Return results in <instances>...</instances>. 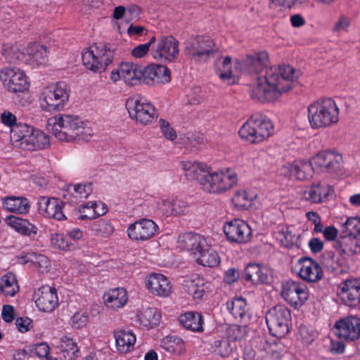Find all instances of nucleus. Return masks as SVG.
<instances>
[{
    "label": "nucleus",
    "instance_id": "0eeeda50",
    "mask_svg": "<svg viewBox=\"0 0 360 360\" xmlns=\"http://www.w3.org/2000/svg\"><path fill=\"white\" fill-rule=\"evenodd\" d=\"M114 50L108 45L94 44L82 53V62L86 69L96 72H104L112 63Z\"/></svg>",
    "mask_w": 360,
    "mask_h": 360
},
{
    "label": "nucleus",
    "instance_id": "72a5a7b5",
    "mask_svg": "<svg viewBox=\"0 0 360 360\" xmlns=\"http://www.w3.org/2000/svg\"><path fill=\"white\" fill-rule=\"evenodd\" d=\"M106 306L112 309L124 307L127 302V292L122 288L110 290L103 296Z\"/></svg>",
    "mask_w": 360,
    "mask_h": 360
},
{
    "label": "nucleus",
    "instance_id": "338daca9",
    "mask_svg": "<svg viewBox=\"0 0 360 360\" xmlns=\"http://www.w3.org/2000/svg\"><path fill=\"white\" fill-rule=\"evenodd\" d=\"M149 49L148 44H140L134 48L131 53L135 58H142L148 52Z\"/></svg>",
    "mask_w": 360,
    "mask_h": 360
},
{
    "label": "nucleus",
    "instance_id": "8fccbe9b",
    "mask_svg": "<svg viewBox=\"0 0 360 360\" xmlns=\"http://www.w3.org/2000/svg\"><path fill=\"white\" fill-rule=\"evenodd\" d=\"M140 323L146 328H152L160 323V315L153 308H147L139 316Z\"/></svg>",
    "mask_w": 360,
    "mask_h": 360
},
{
    "label": "nucleus",
    "instance_id": "7ed1b4c3",
    "mask_svg": "<svg viewBox=\"0 0 360 360\" xmlns=\"http://www.w3.org/2000/svg\"><path fill=\"white\" fill-rule=\"evenodd\" d=\"M339 109L330 98L319 99L308 107V119L314 129L330 127L339 121Z\"/></svg>",
    "mask_w": 360,
    "mask_h": 360
},
{
    "label": "nucleus",
    "instance_id": "a18cd8bd",
    "mask_svg": "<svg viewBox=\"0 0 360 360\" xmlns=\"http://www.w3.org/2000/svg\"><path fill=\"white\" fill-rule=\"evenodd\" d=\"M65 359L73 360L78 356L79 347L75 341L68 336H63L60 340L59 345Z\"/></svg>",
    "mask_w": 360,
    "mask_h": 360
},
{
    "label": "nucleus",
    "instance_id": "c03bdc74",
    "mask_svg": "<svg viewBox=\"0 0 360 360\" xmlns=\"http://www.w3.org/2000/svg\"><path fill=\"white\" fill-rule=\"evenodd\" d=\"M0 290L6 296H14L19 290L15 276L8 273L0 278Z\"/></svg>",
    "mask_w": 360,
    "mask_h": 360
},
{
    "label": "nucleus",
    "instance_id": "dca6fc26",
    "mask_svg": "<svg viewBox=\"0 0 360 360\" xmlns=\"http://www.w3.org/2000/svg\"><path fill=\"white\" fill-rule=\"evenodd\" d=\"M179 41L172 36H162L153 46L151 53L154 58L172 61L179 56Z\"/></svg>",
    "mask_w": 360,
    "mask_h": 360
},
{
    "label": "nucleus",
    "instance_id": "f3484780",
    "mask_svg": "<svg viewBox=\"0 0 360 360\" xmlns=\"http://www.w3.org/2000/svg\"><path fill=\"white\" fill-rule=\"evenodd\" d=\"M158 229V225L153 220L141 219L129 224L127 235L133 240L146 241L155 236Z\"/></svg>",
    "mask_w": 360,
    "mask_h": 360
},
{
    "label": "nucleus",
    "instance_id": "39448f33",
    "mask_svg": "<svg viewBox=\"0 0 360 360\" xmlns=\"http://www.w3.org/2000/svg\"><path fill=\"white\" fill-rule=\"evenodd\" d=\"M274 133L271 121L259 112L253 114L239 129L241 139L251 143H257L271 136Z\"/></svg>",
    "mask_w": 360,
    "mask_h": 360
},
{
    "label": "nucleus",
    "instance_id": "774afa93",
    "mask_svg": "<svg viewBox=\"0 0 360 360\" xmlns=\"http://www.w3.org/2000/svg\"><path fill=\"white\" fill-rule=\"evenodd\" d=\"M310 250L314 253L320 252L323 248V242L318 238H313L309 242Z\"/></svg>",
    "mask_w": 360,
    "mask_h": 360
},
{
    "label": "nucleus",
    "instance_id": "bb28decb",
    "mask_svg": "<svg viewBox=\"0 0 360 360\" xmlns=\"http://www.w3.org/2000/svg\"><path fill=\"white\" fill-rule=\"evenodd\" d=\"M269 56L266 51L248 55L243 61V68L250 73L259 74L266 67Z\"/></svg>",
    "mask_w": 360,
    "mask_h": 360
},
{
    "label": "nucleus",
    "instance_id": "f257e3e1",
    "mask_svg": "<svg viewBox=\"0 0 360 360\" xmlns=\"http://www.w3.org/2000/svg\"><path fill=\"white\" fill-rule=\"evenodd\" d=\"M296 77L295 69L290 65L271 67L265 70L264 76L257 77L250 85V96L259 102L274 101L292 88Z\"/></svg>",
    "mask_w": 360,
    "mask_h": 360
},
{
    "label": "nucleus",
    "instance_id": "0e129e2a",
    "mask_svg": "<svg viewBox=\"0 0 360 360\" xmlns=\"http://www.w3.org/2000/svg\"><path fill=\"white\" fill-rule=\"evenodd\" d=\"M1 316L4 321L11 323L14 319V308L11 305H4L1 311Z\"/></svg>",
    "mask_w": 360,
    "mask_h": 360
},
{
    "label": "nucleus",
    "instance_id": "4468645a",
    "mask_svg": "<svg viewBox=\"0 0 360 360\" xmlns=\"http://www.w3.org/2000/svg\"><path fill=\"white\" fill-rule=\"evenodd\" d=\"M335 333L340 340L353 342L360 338V318L348 316L337 321Z\"/></svg>",
    "mask_w": 360,
    "mask_h": 360
},
{
    "label": "nucleus",
    "instance_id": "2eb2a0df",
    "mask_svg": "<svg viewBox=\"0 0 360 360\" xmlns=\"http://www.w3.org/2000/svg\"><path fill=\"white\" fill-rule=\"evenodd\" d=\"M223 230L227 240L231 243H246L252 237V229L249 225L239 219L226 222Z\"/></svg>",
    "mask_w": 360,
    "mask_h": 360
},
{
    "label": "nucleus",
    "instance_id": "c85d7f7f",
    "mask_svg": "<svg viewBox=\"0 0 360 360\" xmlns=\"http://www.w3.org/2000/svg\"><path fill=\"white\" fill-rule=\"evenodd\" d=\"M184 169L187 179L196 180L203 187L207 175H208V167L201 162L187 161L184 163Z\"/></svg>",
    "mask_w": 360,
    "mask_h": 360
},
{
    "label": "nucleus",
    "instance_id": "e2e57ef3",
    "mask_svg": "<svg viewBox=\"0 0 360 360\" xmlns=\"http://www.w3.org/2000/svg\"><path fill=\"white\" fill-rule=\"evenodd\" d=\"M127 21L129 22L139 18L141 14V9L136 5L129 6L126 8Z\"/></svg>",
    "mask_w": 360,
    "mask_h": 360
},
{
    "label": "nucleus",
    "instance_id": "9d476101",
    "mask_svg": "<svg viewBox=\"0 0 360 360\" xmlns=\"http://www.w3.org/2000/svg\"><path fill=\"white\" fill-rule=\"evenodd\" d=\"M126 107L130 117L141 124H148L158 117L154 106L139 96L129 98Z\"/></svg>",
    "mask_w": 360,
    "mask_h": 360
},
{
    "label": "nucleus",
    "instance_id": "9b49d317",
    "mask_svg": "<svg viewBox=\"0 0 360 360\" xmlns=\"http://www.w3.org/2000/svg\"><path fill=\"white\" fill-rule=\"evenodd\" d=\"M236 182V174L230 169L214 172L210 171L202 189L212 193H221L231 188Z\"/></svg>",
    "mask_w": 360,
    "mask_h": 360
},
{
    "label": "nucleus",
    "instance_id": "f03ea898",
    "mask_svg": "<svg viewBox=\"0 0 360 360\" xmlns=\"http://www.w3.org/2000/svg\"><path fill=\"white\" fill-rule=\"evenodd\" d=\"M178 244L182 250L191 252L197 263L203 266L214 267L219 264L218 252L211 248L207 238L200 234L185 233L180 235Z\"/></svg>",
    "mask_w": 360,
    "mask_h": 360
},
{
    "label": "nucleus",
    "instance_id": "473e14b6",
    "mask_svg": "<svg viewBox=\"0 0 360 360\" xmlns=\"http://www.w3.org/2000/svg\"><path fill=\"white\" fill-rule=\"evenodd\" d=\"M184 288L195 300L201 299L207 289L204 278L198 275L185 281Z\"/></svg>",
    "mask_w": 360,
    "mask_h": 360
},
{
    "label": "nucleus",
    "instance_id": "a19ab883",
    "mask_svg": "<svg viewBox=\"0 0 360 360\" xmlns=\"http://www.w3.org/2000/svg\"><path fill=\"white\" fill-rule=\"evenodd\" d=\"M93 191L92 184H78L74 185H69L68 186V193L70 195L72 199V202H77L86 199Z\"/></svg>",
    "mask_w": 360,
    "mask_h": 360
},
{
    "label": "nucleus",
    "instance_id": "37998d69",
    "mask_svg": "<svg viewBox=\"0 0 360 360\" xmlns=\"http://www.w3.org/2000/svg\"><path fill=\"white\" fill-rule=\"evenodd\" d=\"M8 224L13 227L18 232L26 235L32 236L37 234V229L27 219L18 217L11 216L8 218Z\"/></svg>",
    "mask_w": 360,
    "mask_h": 360
},
{
    "label": "nucleus",
    "instance_id": "412c9836",
    "mask_svg": "<svg viewBox=\"0 0 360 360\" xmlns=\"http://www.w3.org/2000/svg\"><path fill=\"white\" fill-rule=\"evenodd\" d=\"M36 305L40 311L51 312L58 305L57 290L53 287L44 285L34 293Z\"/></svg>",
    "mask_w": 360,
    "mask_h": 360
},
{
    "label": "nucleus",
    "instance_id": "5fc2aeb1",
    "mask_svg": "<svg viewBox=\"0 0 360 360\" xmlns=\"http://www.w3.org/2000/svg\"><path fill=\"white\" fill-rule=\"evenodd\" d=\"M312 165L311 162H300L292 165L290 167V172L292 176H295L299 180H304L307 179L309 175V172L310 171Z\"/></svg>",
    "mask_w": 360,
    "mask_h": 360
},
{
    "label": "nucleus",
    "instance_id": "7c9ffc66",
    "mask_svg": "<svg viewBox=\"0 0 360 360\" xmlns=\"http://www.w3.org/2000/svg\"><path fill=\"white\" fill-rule=\"evenodd\" d=\"M244 278L245 281L254 284L269 283L267 269L257 264H250L245 269Z\"/></svg>",
    "mask_w": 360,
    "mask_h": 360
},
{
    "label": "nucleus",
    "instance_id": "4be33fe9",
    "mask_svg": "<svg viewBox=\"0 0 360 360\" xmlns=\"http://www.w3.org/2000/svg\"><path fill=\"white\" fill-rule=\"evenodd\" d=\"M142 82L148 86L165 84L170 81V70L165 65H149L143 66Z\"/></svg>",
    "mask_w": 360,
    "mask_h": 360
},
{
    "label": "nucleus",
    "instance_id": "6ab92c4d",
    "mask_svg": "<svg viewBox=\"0 0 360 360\" xmlns=\"http://www.w3.org/2000/svg\"><path fill=\"white\" fill-rule=\"evenodd\" d=\"M339 288V296L342 303L351 308H355L360 304V280L347 279L342 282Z\"/></svg>",
    "mask_w": 360,
    "mask_h": 360
},
{
    "label": "nucleus",
    "instance_id": "a878e982",
    "mask_svg": "<svg viewBox=\"0 0 360 360\" xmlns=\"http://www.w3.org/2000/svg\"><path fill=\"white\" fill-rule=\"evenodd\" d=\"M25 50V63L32 65H44L48 61L47 48L39 44H30Z\"/></svg>",
    "mask_w": 360,
    "mask_h": 360
},
{
    "label": "nucleus",
    "instance_id": "e433bc0d",
    "mask_svg": "<svg viewBox=\"0 0 360 360\" xmlns=\"http://www.w3.org/2000/svg\"><path fill=\"white\" fill-rule=\"evenodd\" d=\"M28 143L22 146L23 150H34L37 149H43L49 145V136L42 131L33 128Z\"/></svg>",
    "mask_w": 360,
    "mask_h": 360
},
{
    "label": "nucleus",
    "instance_id": "c756f323",
    "mask_svg": "<svg viewBox=\"0 0 360 360\" xmlns=\"http://www.w3.org/2000/svg\"><path fill=\"white\" fill-rule=\"evenodd\" d=\"M33 127L27 124L18 123L11 129V140L15 147L22 149V146L28 143Z\"/></svg>",
    "mask_w": 360,
    "mask_h": 360
},
{
    "label": "nucleus",
    "instance_id": "5701e85b",
    "mask_svg": "<svg viewBox=\"0 0 360 360\" xmlns=\"http://www.w3.org/2000/svg\"><path fill=\"white\" fill-rule=\"evenodd\" d=\"M299 276L309 283L316 282L322 278L323 271L321 266L309 257H302L299 259Z\"/></svg>",
    "mask_w": 360,
    "mask_h": 360
},
{
    "label": "nucleus",
    "instance_id": "69168bd1",
    "mask_svg": "<svg viewBox=\"0 0 360 360\" xmlns=\"http://www.w3.org/2000/svg\"><path fill=\"white\" fill-rule=\"evenodd\" d=\"M32 323V321L26 317V318H18L15 321V325L19 331L22 333L27 332L29 330V326Z\"/></svg>",
    "mask_w": 360,
    "mask_h": 360
},
{
    "label": "nucleus",
    "instance_id": "79ce46f5",
    "mask_svg": "<svg viewBox=\"0 0 360 360\" xmlns=\"http://www.w3.org/2000/svg\"><path fill=\"white\" fill-rule=\"evenodd\" d=\"M20 259V262L22 264H32L36 268H38L39 271L42 273L48 271L51 266L50 261L47 257L35 252L27 253L25 256L21 257Z\"/></svg>",
    "mask_w": 360,
    "mask_h": 360
},
{
    "label": "nucleus",
    "instance_id": "603ef678",
    "mask_svg": "<svg viewBox=\"0 0 360 360\" xmlns=\"http://www.w3.org/2000/svg\"><path fill=\"white\" fill-rule=\"evenodd\" d=\"M90 229L97 236L108 237L113 231L112 226L105 219H99L94 221L90 225Z\"/></svg>",
    "mask_w": 360,
    "mask_h": 360
},
{
    "label": "nucleus",
    "instance_id": "b1692460",
    "mask_svg": "<svg viewBox=\"0 0 360 360\" xmlns=\"http://www.w3.org/2000/svg\"><path fill=\"white\" fill-rule=\"evenodd\" d=\"M146 288L153 294L167 297L172 292V285L167 277L160 274H153L146 281Z\"/></svg>",
    "mask_w": 360,
    "mask_h": 360
},
{
    "label": "nucleus",
    "instance_id": "bf43d9fd",
    "mask_svg": "<svg viewBox=\"0 0 360 360\" xmlns=\"http://www.w3.org/2000/svg\"><path fill=\"white\" fill-rule=\"evenodd\" d=\"M200 86H195L192 92L188 96V103L190 105H198L203 101V96Z\"/></svg>",
    "mask_w": 360,
    "mask_h": 360
},
{
    "label": "nucleus",
    "instance_id": "09e8293b",
    "mask_svg": "<svg viewBox=\"0 0 360 360\" xmlns=\"http://www.w3.org/2000/svg\"><path fill=\"white\" fill-rule=\"evenodd\" d=\"M343 237L356 238L360 236V217H350L342 224Z\"/></svg>",
    "mask_w": 360,
    "mask_h": 360
},
{
    "label": "nucleus",
    "instance_id": "de8ad7c7",
    "mask_svg": "<svg viewBox=\"0 0 360 360\" xmlns=\"http://www.w3.org/2000/svg\"><path fill=\"white\" fill-rule=\"evenodd\" d=\"M215 70L217 75L224 81L232 78L231 58L226 56L217 59L215 63Z\"/></svg>",
    "mask_w": 360,
    "mask_h": 360
},
{
    "label": "nucleus",
    "instance_id": "423d86ee",
    "mask_svg": "<svg viewBox=\"0 0 360 360\" xmlns=\"http://www.w3.org/2000/svg\"><path fill=\"white\" fill-rule=\"evenodd\" d=\"M70 89L64 82H59L45 87L40 96V106L47 112L64 109L69 101Z\"/></svg>",
    "mask_w": 360,
    "mask_h": 360
},
{
    "label": "nucleus",
    "instance_id": "6e6552de",
    "mask_svg": "<svg viewBox=\"0 0 360 360\" xmlns=\"http://www.w3.org/2000/svg\"><path fill=\"white\" fill-rule=\"evenodd\" d=\"M216 51L215 43L207 36L191 37L185 42L186 55L198 63H205L212 58Z\"/></svg>",
    "mask_w": 360,
    "mask_h": 360
},
{
    "label": "nucleus",
    "instance_id": "cd10ccee",
    "mask_svg": "<svg viewBox=\"0 0 360 360\" xmlns=\"http://www.w3.org/2000/svg\"><path fill=\"white\" fill-rule=\"evenodd\" d=\"M332 188L325 183H314L304 193V198L311 203H322L330 192Z\"/></svg>",
    "mask_w": 360,
    "mask_h": 360
},
{
    "label": "nucleus",
    "instance_id": "f704fd0d",
    "mask_svg": "<svg viewBox=\"0 0 360 360\" xmlns=\"http://www.w3.org/2000/svg\"><path fill=\"white\" fill-rule=\"evenodd\" d=\"M179 321L183 327L194 331H203V317L201 314L193 311H188L181 314L179 317Z\"/></svg>",
    "mask_w": 360,
    "mask_h": 360
},
{
    "label": "nucleus",
    "instance_id": "13d9d810",
    "mask_svg": "<svg viewBox=\"0 0 360 360\" xmlns=\"http://www.w3.org/2000/svg\"><path fill=\"white\" fill-rule=\"evenodd\" d=\"M185 136L188 143L194 147L205 143V136L199 132H188Z\"/></svg>",
    "mask_w": 360,
    "mask_h": 360
},
{
    "label": "nucleus",
    "instance_id": "a211bd4d",
    "mask_svg": "<svg viewBox=\"0 0 360 360\" xmlns=\"http://www.w3.org/2000/svg\"><path fill=\"white\" fill-rule=\"evenodd\" d=\"M311 164L326 172H334L340 169L342 157L332 150H323L313 157Z\"/></svg>",
    "mask_w": 360,
    "mask_h": 360
},
{
    "label": "nucleus",
    "instance_id": "49530a36",
    "mask_svg": "<svg viewBox=\"0 0 360 360\" xmlns=\"http://www.w3.org/2000/svg\"><path fill=\"white\" fill-rule=\"evenodd\" d=\"M210 344L214 352L222 357L230 356L233 352V347L226 338H214Z\"/></svg>",
    "mask_w": 360,
    "mask_h": 360
},
{
    "label": "nucleus",
    "instance_id": "f8f14e48",
    "mask_svg": "<svg viewBox=\"0 0 360 360\" xmlns=\"http://www.w3.org/2000/svg\"><path fill=\"white\" fill-rule=\"evenodd\" d=\"M0 79L9 92L18 94L28 91L30 84L25 72L17 68H4L0 71Z\"/></svg>",
    "mask_w": 360,
    "mask_h": 360
},
{
    "label": "nucleus",
    "instance_id": "052dcab7",
    "mask_svg": "<svg viewBox=\"0 0 360 360\" xmlns=\"http://www.w3.org/2000/svg\"><path fill=\"white\" fill-rule=\"evenodd\" d=\"M173 215L185 214L188 212V204L179 199L172 200Z\"/></svg>",
    "mask_w": 360,
    "mask_h": 360
},
{
    "label": "nucleus",
    "instance_id": "c9c22d12",
    "mask_svg": "<svg viewBox=\"0 0 360 360\" xmlns=\"http://www.w3.org/2000/svg\"><path fill=\"white\" fill-rule=\"evenodd\" d=\"M20 44H6L3 46L2 54L5 59L11 63L21 62L25 63V49Z\"/></svg>",
    "mask_w": 360,
    "mask_h": 360
},
{
    "label": "nucleus",
    "instance_id": "864d4df0",
    "mask_svg": "<svg viewBox=\"0 0 360 360\" xmlns=\"http://www.w3.org/2000/svg\"><path fill=\"white\" fill-rule=\"evenodd\" d=\"M51 243L52 246L65 251L74 248V244L69 239L68 236L64 233L53 234L51 237Z\"/></svg>",
    "mask_w": 360,
    "mask_h": 360
},
{
    "label": "nucleus",
    "instance_id": "6e6d98bb",
    "mask_svg": "<svg viewBox=\"0 0 360 360\" xmlns=\"http://www.w3.org/2000/svg\"><path fill=\"white\" fill-rule=\"evenodd\" d=\"M89 321V314L86 312H76L70 318L69 323L75 329H80L86 326Z\"/></svg>",
    "mask_w": 360,
    "mask_h": 360
},
{
    "label": "nucleus",
    "instance_id": "aec40b11",
    "mask_svg": "<svg viewBox=\"0 0 360 360\" xmlns=\"http://www.w3.org/2000/svg\"><path fill=\"white\" fill-rule=\"evenodd\" d=\"M37 205L39 212L44 217L58 221L66 219L63 211L65 203L59 198L41 196Z\"/></svg>",
    "mask_w": 360,
    "mask_h": 360
},
{
    "label": "nucleus",
    "instance_id": "680f3d73",
    "mask_svg": "<svg viewBox=\"0 0 360 360\" xmlns=\"http://www.w3.org/2000/svg\"><path fill=\"white\" fill-rule=\"evenodd\" d=\"M1 120L3 124L11 128L16 124V117L9 111H4L1 115Z\"/></svg>",
    "mask_w": 360,
    "mask_h": 360
},
{
    "label": "nucleus",
    "instance_id": "2f4dec72",
    "mask_svg": "<svg viewBox=\"0 0 360 360\" xmlns=\"http://www.w3.org/2000/svg\"><path fill=\"white\" fill-rule=\"evenodd\" d=\"M227 309L236 319L247 323L250 321L246 300L242 297H236L226 303Z\"/></svg>",
    "mask_w": 360,
    "mask_h": 360
},
{
    "label": "nucleus",
    "instance_id": "4c0bfd02",
    "mask_svg": "<svg viewBox=\"0 0 360 360\" xmlns=\"http://www.w3.org/2000/svg\"><path fill=\"white\" fill-rule=\"evenodd\" d=\"M107 211V207H105L103 202H90L80 207L79 212L81 215L79 219L81 220L92 219L105 214Z\"/></svg>",
    "mask_w": 360,
    "mask_h": 360
},
{
    "label": "nucleus",
    "instance_id": "4d7b16f0",
    "mask_svg": "<svg viewBox=\"0 0 360 360\" xmlns=\"http://www.w3.org/2000/svg\"><path fill=\"white\" fill-rule=\"evenodd\" d=\"M159 122L163 136L169 141L175 140L177 137L176 132L175 129L170 126L169 123L163 119H160Z\"/></svg>",
    "mask_w": 360,
    "mask_h": 360
},
{
    "label": "nucleus",
    "instance_id": "1a4fd4ad",
    "mask_svg": "<svg viewBox=\"0 0 360 360\" xmlns=\"http://www.w3.org/2000/svg\"><path fill=\"white\" fill-rule=\"evenodd\" d=\"M266 322L272 335L278 338H283L290 332V311L284 306H276L266 313Z\"/></svg>",
    "mask_w": 360,
    "mask_h": 360
},
{
    "label": "nucleus",
    "instance_id": "ea45409f",
    "mask_svg": "<svg viewBox=\"0 0 360 360\" xmlns=\"http://www.w3.org/2000/svg\"><path fill=\"white\" fill-rule=\"evenodd\" d=\"M115 338L117 349L122 353H127L134 347L136 342L135 335L125 330H120L115 333Z\"/></svg>",
    "mask_w": 360,
    "mask_h": 360
},
{
    "label": "nucleus",
    "instance_id": "3c124183",
    "mask_svg": "<svg viewBox=\"0 0 360 360\" xmlns=\"http://www.w3.org/2000/svg\"><path fill=\"white\" fill-rule=\"evenodd\" d=\"M255 198V195L250 196L245 191H239L236 192L232 201L234 206L238 210H246L252 205Z\"/></svg>",
    "mask_w": 360,
    "mask_h": 360
},
{
    "label": "nucleus",
    "instance_id": "20e7f679",
    "mask_svg": "<svg viewBox=\"0 0 360 360\" xmlns=\"http://www.w3.org/2000/svg\"><path fill=\"white\" fill-rule=\"evenodd\" d=\"M53 135L60 141H72L80 139L86 123L77 115L60 114L48 120Z\"/></svg>",
    "mask_w": 360,
    "mask_h": 360
},
{
    "label": "nucleus",
    "instance_id": "58836bf2",
    "mask_svg": "<svg viewBox=\"0 0 360 360\" xmlns=\"http://www.w3.org/2000/svg\"><path fill=\"white\" fill-rule=\"evenodd\" d=\"M4 207L11 212L24 214L29 211L30 204L23 197L8 196L3 200Z\"/></svg>",
    "mask_w": 360,
    "mask_h": 360
},
{
    "label": "nucleus",
    "instance_id": "393cba45",
    "mask_svg": "<svg viewBox=\"0 0 360 360\" xmlns=\"http://www.w3.org/2000/svg\"><path fill=\"white\" fill-rule=\"evenodd\" d=\"M120 71L122 79L129 86H135L142 83L143 66L131 62L120 63Z\"/></svg>",
    "mask_w": 360,
    "mask_h": 360
},
{
    "label": "nucleus",
    "instance_id": "ddd939ff",
    "mask_svg": "<svg viewBox=\"0 0 360 360\" xmlns=\"http://www.w3.org/2000/svg\"><path fill=\"white\" fill-rule=\"evenodd\" d=\"M281 295L291 307L295 308L302 307L309 297L306 285L292 280L283 283Z\"/></svg>",
    "mask_w": 360,
    "mask_h": 360
}]
</instances>
